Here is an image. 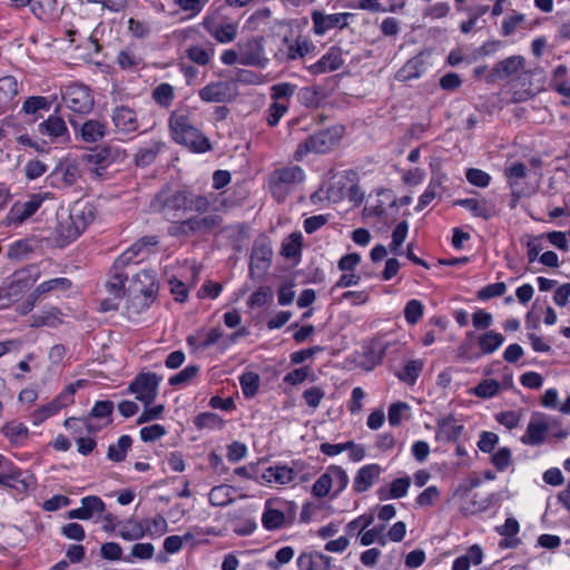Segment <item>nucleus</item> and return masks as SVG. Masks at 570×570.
Instances as JSON below:
<instances>
[{"instance_id":"052dcab7","label":"nucleus","mask_w":570,"mask_h":570,"mask_svg":"<svg viewBox=\"0 0 570 570\" xmlns=\"http://www.w3.org/2000/svg\"><path fill=\"white\" fill-rule=\"evenodd\" d=\"M153 98L158 105L169 107L174 100L173 86L169 83H160L154 89Z\"/></svg>"},{"instance_id":"e2e57ef3","label":"nucleus","mask_w":570,"mask_h":570,"mask_svg":"<svg viewBox=\"0 0 570 570\" xmlns=\"http://www.w3.org/2000/svg\"><path fill=\"white\" fill-rule=\"evenodd\" d=\"M374 522V515L373 514H362L360 517H357L356 519L350 521L347 524H346V532L348 534H354L355 532H357L358 537H361V534L363 532H365V530Z\"/></svg>"},{"instance_id":"13d9d810","label":"nucleus","mask_w":570,"mask_h":570,"mask_svg":"<svg viewBox=\"0 0 570 570\" xmlns=\"http://www.w3.org/2000/svg\"><path fill=\"white\" fill-rule=\"evenodd\" d=\"M295 551L292 547L286 546L278 549L275 553V559L267 562L271 570H281L284 564H287L294 558Z\"/></svg>"},{"instance_id":"c9c22d12","label":"nucleus","mask_w":570,"mask_h":570,"mask_svg":"<svg viewBox=\"0 0 570 570\" xmlns=\"http://www.w3.org/2000/svg\"><path fill=\"white\" fill-rule=\"evenodd\" d=\"M61 312L58 307H49L31 316V327H56L61 323Z\"/></svg>"},{"instance_id":"f3484780","label":"nucleus","mask_w":570,"mask_h":570,"mask_svg":"<svg viewBox=\"0 0 570 570\" xmlns=\"http://www.w3.org/2000/svg\"><path fill=\"white\" fill-rule=\"evenodd\" d=\"M199 98L205 102H226L233 97L230 83L227 81H214L203 87Z\"/></svg>"},{"instance_id":"473e14b6","label":"nucleus","mask_w":570,"mask_h":570,"mask_svg":"<svg viewBox=\"0 0 570 570\" xmlns=\"http://www.w3.org/2000/svg\"><path fill=\"white\" fill-rule=\"evenodd\" d=\"M524 63V59L521 56H511L504 60L499 61L493 70L492 76L495 79H504L515 75Z\"/></svg>"},{"instance_id":"7ed1b4c3","label":"nucleus","mask_w":570,"mask_h":570,"mask_svg":"<svg viewBox=\"0 0 570 570\" xmlns=\"http://www.w3.org/2000/svg\"><path fill=\"white\" fill-rule=\"evenodd\" d=\"M96 217L95 207L90 204L77 203L67 216L58 217L53 232V244L66 247L76 240Z\"/></svg>"},{"instance_id":"f03ea898","label":"nucleus","mask_w":570,"mask_h":570,"mask_svg":"<svg viewBox=\"0 0 570 570\" xmlns=\"http://www.w3.org/2000/svg\"><path fill=\"white\" fill-rule=\"evenodd\" d=\"M169 129L176 142L195 153H206L212 149L209 139L196 127L193 112L187 108H178L171 112Z\"/></svg>"},{"instance_id":"49530a36","label":"nucleus","mask_w":570,"mask_h":570,"mask_svg":"<svg viewBox=\"0 0 570 570\" xmlns=\"http://www.w3.org/2000/svg\"><path fill=\"white\" fill-rule=\"evenodd\" d=\"M285 514L277 509H265L262 515V524L268 531H274L285 525Z\"/></svg>"},{"instance_id":"a211bd4d","label":"nucleus","mask_w":570,"mask_h":570,"mask_svg":"<svg viewBox=\"0 0 570 570\" xmlns=\"http://www.w3.org/2000/svg\"><path fill=\"white\" fill-rule=\"evenodd\" d=\"M354 178H356V174L353 171H344L335 175L327 188V198L333 203L345 199Z\"/></svg>"},{"instance_id":"aec40b11","label":"nucleus","mask_w":570,"mask_h":570,"mask_svg":"<svg viewBox=\"0 0 570 570\" xmlns=\"http://www.w3.org/2000/svg\"><path fill=\"white\" fill-rule=\"evenodd\" d=\"M382 468L379 464L371 463L362 466L353 481V489L357 493L367 491L379 479Z\"/></svg>"},{"instance_id":"4c0bfd02","label":"nucleus","mask_w":570,"mask_h":570,"mask_svg":"<svg viewBox=\"0 0 570 570\" xmlns=\"http://www.w3.org/2000/svg\"><path fill=\"white\" fill-rule=\"evenodd\" d=\"M18 95V82L11 77L0 78V107L8 108Z\"/></svg>"},{"instance_id":"79ce46f5","label":"nucleus","mask_w":570,"mask_h":570,"mask_svg":"<svg viewBox=\"0 0 570 570\" xmlns=\"http://www.w3.org/2000/svg\"><path fill=\"white\" fill-rule=\"evenodd\" d=\"M131 444L132 440L129 435H121L117 443L108 446L107 458L112 462H122Z\"/></svg>"},{"instance_id":"ddd939ff","label":"nucleus","mask_w":570,"mask_h":570,"mask_svg":"<svg viewBox=\"0 0 570 570\" xmlns=\"http://www.w3.org/2000/svg\"><path fill=\"white\" fill-rule=\"evenodd\" d=\"M242 55V66L265 68L268 59L265 56L263 38L253 37L244 43L237 45Z\"/></svg>"},{"instance_id":"4d7b16f0","label":"nucleus","mask_w":570,"mask_h":570,"mask_svg":"<svg viewBox=\"0 0 570 570\" xmlns=\"http://www.w3.org/2000/svg\"><path fill=\"white\" fill-rule=\"evenodd\" d=\"M195 425L198 429H222L224 421L213 412H205L197 415L194 420Z\"/></svg>"},{"instance_id":"ea45409f","label":"nucleus","mask_w":570,"mask_h":570,"mask_svg":"<svg viewBox=\"0 0 570 570\" xmlns=\"http://www.w3.org/2000/svg\"><path fill=\"white\" fill-rule=\"evenodd\" d=\"M411 480L409 476L395 479L390 487V490L380 489L377 494L381 500L401 499L407 494Z\"/></svg>"},{"instance_id":"20e7f679","label":"nucleus","mask_w":570,"mask_h":570,"mask_svg":"<svg viewBox=\"0 0 570 570\" xmlns=\"http://www.w3.org/2000/svg\"><path fill=\"white\" fill-rule=\"evenodd\" d=\"M159 243L157 236H144L126 249L114 263L110 278L106 282V288L115 298H121L125 295V283L127 274L121 269L132 263L142 252H149Z\"/></svg>"},{"instance_id":"774afa93","label":"nucleus","mask_w":570,"mask_h":570,"mask_svg":"<svg viewBox=\"0 0 570 570\" xmlns=\"http://www.w3.org/2000/svg\"><path fill=\"white\" fill-rule=\"evenodd\" d=\"M504 175L509 180V185L513 187L520 179L527 176V166L521 161H515L505 167Z\"/></svg>"},{"instance_id":"6ab92c4d","label":"nucleus","mask_w":570,"mask_h":570,"mask_svg":"<svg viewBox=\"0 0 570 570\" xmlns=\"http://www.w3.org/2000/svg\"><path fill=\"white\" fill-rule=\"evenodd\" d=\"M296 566L297 570H331L332 558L322 552H302Z\"/></svg>"},{"instance_id":"de8ad7c7","label":"nucleus","mask_w":570,"mask_h":570,"mask_svg":"<svg viewBox=\"0 0 570 570\" xmlns=\"http://www.w3.org/2000/svg\"><path fill=\"white\" fill-rule=\"evenodd\" d=\"M424 363L421 360L409 361L402 371L397 374V377L409 384H414L423 370Z\"/></svg>"},{"instance_id":"680f3d73","label":"nucleus","mask_w":570,"mask_h":570,"mask_svg":"<svg viewBox=\"0 0 570 570\" xmlns=\"http://www.w3.org/2000/svg\"><path fill=\"white\" fill-rule=\"evenodd\" d=\"M500 384L495 380H483L474 389L473 394L478 397L490 399L499 393Z\"/></svg>"},{"instance_id":"72a5a7b5","label":"nucleus","mask_w":570,"mask_h":570,"mask_svg":"<svg viewBox=\"0 0 570 570\" xmlns=\"http://www.w3.org/2000/svg\"><path fill=\"white\" fill-rule=\"evenodd\" d=\"M482 549L478 544H473L464 554L453 561L452 570H470L471 566H479L482 563Z\"/></svg>"},{"instance_id":"3c124183","label":"nucleus","mask_w":570,"mask_h":570,"mask_svg":"<svg viewBox=\"0 0 570 570\" xmlns=\"http://www.w3.org/2000/svg\"><path fill=\"white\" fill-rule=\"evenodd\" d=\"M144 529L146 530V535L159 538L167 532L168 523L163 515L157 514L153 519L145 520Z\"/></svg>"},{"instance_id":"c03bdc74","label":"nucleus","mask_w":570,"mask_h":570,"mask_svg":"<svg viewBox=\"0 0 570 570\" xmlns=\"http://www.w3.org/2000/svg\"><path fill=\"white\" fill-rule=\"evenodd\" d=\"M328 472L331 476V483L332 488H334V492L332 494V498H336L341 494L342 491H344L348 484V475L346 471L338 465H330Z\"/></svg>"},{"instance_id":"338daca9","label":"nucleus","mask_w":570,"mask_h":570,"mask_svg":"<svg viewBox=\"0 0 570 570\" xmlns=\"http://www.w3.org/2000/svg\"><path fill=\"white\" fill-rule=\"evenodd\" d=\"M505 292H507L505 283L498 282V283L489 284V285L482 287L478 292L476 297L480 301H488L493 297H500V296L504 295Z\"/></svg>"},{"instance_id":"09e8293b","label":"nucleus","mask_w":570,"mask_h":570,"mask_svg":"<svg viewBox=\"0 0 570 570\" xmlns=\"http://www.w3.org/2000/svg\"><path fill=\"white\" fill-rule=\"evenodd\" d=\"M36 242L29 238L19 239L10 245L8 256L11 259H22L29 253L33 252Z\"/></svg>"},{"instance_id":"f704fd0d","label":"nucleus","mask_w":570,"mask_h":570,"mask_svg":"<svg viewBox=\"0 0 570 570\" xmlns=\"http://www.w3.org/2000/svg\"><path fill=\"white\" fill-rule=\"evenodd\" d=\"M215 55V48L212 42L206 46L191 45L186 49V57L199 66H207Z\"/></svg>"},{"instance_id":"69168bd1","label":"nucleus","mask_w":570,"mask_h":570,"mask_svg":"<svg viewBox=\"0 0 570 570\" xmlns=\"http://www.w3.org/2000/svg\"><path fill=\"white\" fill-rule=\"evenodd\" d=\"M491 462L499 472H504L512 464V453L509 448H500L492 454Z\"/></svg>"},{"instance_id":"0eeeda50","label":"nucleus","mask_w":570,"mask_h":570,"mask_svg":"<svg viewBox=\"0 0 570 570\" xmlns=\"http://www.w3.org/2000/svg\"><path fill=\"white\" fill-rule=\"evenodd\" d=\"M342 135L343 128L337 126L320 130L311 135L306 140L297 146L294 153V159L299 161L309 153H328L338 144Z\"/></svg>"},{"instance_id":"5fc2aeb1","label":"nucleus","mask_w":570,"mask_h":570,"mask_svg":"<svg viewBox=\"0 0 570 570\" xmlns=\"http://www.w3.org/2000/svg\"><path fill=\"white\" fill-rule=\"evenodd\" d=\"M384 525L374 527L372 529L366 530L360 537V543L363 547H368L375 542L381 546H385L387 542L386 535L383 533Z\"/></svg>"},{"instance_id":"393cba45","label":"nucleus","mask_w":570,"mask_h":570,"mask_svg":"<svg viewBox=\"0 0 570 570\" xmlns=\"http://www.w3.org/2000/svg\"><path fill=\"white\" fill-rule=\"evenodd\" d=\"M165 147V142L159 139L149 140L135 154V164L140 167L151 165Z\"/></svg>"},{"instance_id":"423d86ee","label":"nucleus","mask_w":570,"mask_h":570,"mask_svg":"<svg viewBox=\"0 0 570 570\" xmlns=\"http://www.w3.org/2000/svg\"><path fill=\"white\" fill-rule=\"evenodd\" d=\"M225 6L209 9L204 16L202 26L218 43H230L238 35V22L223 14Z\"/></svg>"},{"instance_id":"4468645a","label":"nucleus","mask_w":570,"mask_h":570,"mask_svg":"<svg viewBox=\"0 0 570 570\" xmlns=\"http://www.w3.org/2000/svg\"><path fill=\"white\" fill-rule=\"evenodd\" d=\"M43 198L40 195H31L26 202L14 203L6 216L8 226H18L30 218L41 206Z\"/></svg>"},{"instance_id":"2eb2a0df","label":"nucleus","mask_w":570,"mask_h":570,"mask_svg":"<svg viewBox=\"0 0 570 570\" xmlns=\"http://www.w3.org/2000/svg\"><path fill=\"white\" fill-rule=\"evenodd\" d=\"M551 422L552 420L543 414L533 415L528 423L524 435L521 436V442L532 446L542 444L550 430Z\"/></svg>"},{"instance_id":"8fccbe9b","label":"nucleus","mask_w":570,"mask_h":570,"mask_svg":"<svg viewBox=\"0 0 570 570\" xmlns=\"http://www.w3.org/2000/svg\"><path fill=\"white\" fill-rule=\"evenodd\" d=\"M199 373L196 364L187 365L184 370L169 377L168 383L173 386H185L189 384Z\"/></svg>"},{"instance_id":"c756f323","label":"nucleus","mask_w":570,"mask_h":570,"mask_svg":"<svg viewBox=\"0 0 570 570\" xmlns=\"http://www.w3.org/2000/svg\"><path fill=\"white\" fill-rule=\"evenodd\" d=\"M273 255L272 247L265 240L255 242L250 255V269H266Z\"/></svg>"},{"instance_id":"4be33fe9","label":"nucleus","mask_w":570,"mask_h":570,"mask_svg":"<svg viewBox=\"0 0 570 570\" xmlns=\"http://www.w3.org/2000/svg\"><path fill=\"white\" fill-rule=\"evenodd\" d=\"M75 391H76L75 386L69 385L66 389L65 393L60 394L57 399H55L50 403L43 405L38 411H36L32 415L33 423L40 424L46 419L57 414L66 405V403L63 402V399L65 397L70 399L73 395Z\"/></svg>"},{"instance_id":"f257e3e1","label":"nucleus","mask_w":570,"mask_h":570,"mask_svg":"<svg viewBox=\"0 0 570 570\" xmlns=\"http://www.w3.org/2000/svg\"><path fill=\"white\" fill-rule=\"evenodd\" d=\"M150 210L167 219L180 218L187 212L206 214L212 207V199L206 195H197L187 189L164 188L150 202Z\"/></svg>"},{"instance_id":"6e6552de","label":"nucleus","mask_w":570,"mask_h":570,"mask_svg":"<svg viewBox=\"0 0 570 570\" xmlns=\"http://www.w3.org/2000/svg\"><path fill=\"white\" fill-rule=\"evenodd\" d=\"M126 157V150L115 144L99 146L85 156L86 160L94 165L90 170L96 177H102L110 165L120 163Z\"/></svg>"},{"instance_id":"bf43d9fd","label":"nucleus","mask_w":570,"mask_h":570,"mask_svg":"<svg viewBox=\"0 0 570 570\" xmlns=\"http://www.w3.org/2000/svg\"><path fill=\"white\" fill-rule=\"evenodd\" d=\"M4 435L13 443H18L28 435V428L20 422H10L3 426Z\"/></svg>"},{"instance_id":"9d476101","label":"nucleus","mask_w":570,"mask_h":570,"mask_svg":"<svg viewBox=\"0 0 570 570\" xmlns=\"http://www.w3.org/2000/svg\"><path fill=\"white\" fill-rule=\"evenodd\" d=\"M313 31L316 36H324L332 29H344L348 26L350 19L354 18L352 12L324 13L321 10H314L311 13Z\"/></svg>"},{"instance_id":"f8f14e48","label":"nucleus","mask_w":570,"mask_h":570,"mask_svg":"<svg viewBox=\"0 0 570 570\" xmlns=\"http://www.w3.org/2000/svg\"><path fill=\"white\" fill-rule=\"evenodd\" d=\"M160 377L155 373H141L130 384L129 391L146 405L153 403L158 393Z\"/></svg>"},{"instance_id":"bb28decb","label":"nucleus","mask_w":570,"mask_h":570,"mask_svg":"<svg viewBox=\"0 0 570 570\" xmlns=\"http://www.w3.org/2000/svg\"><path fill=\"white\" fill-rule=\"evenodd\" d=\"M261 478L266 483H276L285 485L294 480L295 472L292 468L285 464H275L266 468L262 473Z\"/></svg>"},{"instance_id":"b1692460","label":"nucleus","mask_w":570,"mask_h":570,"mask_svg":"<svg viewBox=\"0 0 570 570\" xmlns=\"http://www.w3.org/2000/svg\"><path fill=\"white\" fill-rule=\"evenodd\" d=\"M47 272L40 268L38 265H29L28 267L18 271L13 275V281L11 284V289L17 288V291H23L33 285L42 275H46Z\"/></svg>"},{"instance_id":"c85d7f7f","label":"nucleus","mask_w":570,"mask_h":570,"mask_svg":"<svg viewBox=\"0 0 570 570\" xmlns=\"http://www.w3.org/2000/svg\"><path fill=\"white\" fill-rule=\"evenodd\" d=\"M343 63L341 55L337 51L330 50L321 57L315 63L308 67L312 75H321L337 70Z\"/></svg>"},{"instance_id":"9b49d317","label":"nucleus","mask_w":570,"mask_h":570,"mask_svg":"<svg viewBox=\"0 0 570 570\" xmlns=\"http://www.w3.org/2000/svg\"><path fill=\"white\" fill-rule=\"evenodd\" d=\"M36 484V480L28 471H22L12 462L0 475V485L13 489L20 494L27 493Z\"/></svg>"},{"instance_id":"5701e85b","label":"nucleus","mask_w":570,"mask_h":570,"mask_svg":"<svg viewBox=\"0 0 570 570\" xmlns=\"http://www.w3.org/2000/svg\"><path fill=\"white\" fill-rule=\"evenodd\" d=\"M454 205L461 206L469 210L474 217L485 220L495 215L494 206L487 199L464 198L455 200Z\"/></svg>"},{"instance_id":"0e129e2a","label":"nucleus","mask_w":570,"mask_h":570,"mask_svg":"<svg viewBox=\"0 0 570 570\" xmlns=\"http://www.w3.org/2000/svg\"><path fill=\"white\" fill-rule=\"evenodd\" d=\"M273 298V291L268 286L258 287L248 298L249 307H262Z\"/></svg>"},{"instance_id":"e433bc0d","label":"nucleus","mask_w":570,"mask_h":570,"mask_svg":"<svg viewBox=\"0 0 570 570\" xmlns=\"http://www.w3.org/2000/svg\"><path fill=\"white\" fill-rule=\"evenodd\" d=\"M439 425L438 439L443 441H456L463 432V425L458 424L453 416L443 419Z\"/></svg>"},{"instance_id":"2f4dec72","label":"nucleus","mask_w":570,"mask_h":570,"mask_svg":"<svg viewBox=\"0 0 570 570\" xmlns=\"http://www.w3.org/2000/svg\"><path fill=\"white\" fill-rule=\"evenodd\" d=\"M134 286L136 291L140 292L146 297H151L158 288L155 272L142 269L136 273L134 276Z\"/></svg>"},{"instance_id":"6e6d98bb","label":"nucleus","mask_w":570,"mask_h":570,"mask_svg":"<svg viewBox=\"0 0 570 570\" xmlns=\"http://www.w3.org/2000/svg\"><path fill=\"white\" fill-rule=\"evenodd\" d=\"M424 306L419 299H410L404 307V317L407 324L415 325L422 318Z\"/></svg>"},{"instance_id":"37998d69","label":"nucleus","mask_w":570,"mask_h":570,"mask_svg":"<svg viewBox=\"0 0 570 570\" xmlns=\"http://www.w3.org/2000/svg\"><path fill=\"white\" fill-rule=\"evenodd\" d=\"M284 42L287 48L286 57L288 60L304 58L313 48L309 41L301 38L294 41H289L287 38H285Z\"/></svg>"},{"instance_id":"a18cd8bd","label":"nucleus","mask_w":570,"mask_h":570,"mask_svg":"<svg viewBox=\"0 0 570 570\" xmlns=\"http://www.w3.org/2000/svg\"><path fill=\"white\" fill-rule=\"evenodd\" d=\"M232 493V487L225 484L216 485L210 490L208 499L214 507H226L233 502Z\"/></svg>"},{"instance_id":"a878e982","label":"nucleus","mask_w":570,"mask_h":570,"mask_svg":"<svg viewBox=\"0 0 570 570\" xmlns=\"http://www.w3.org/2000/svg\"><path fill=\"white\" fill-rule=\"evenodd\" d=\"M40 135L48 137L50 141H55L59 137L68 135V128L65 120L56 115H51L48 119L38 125Z\"/></svg>"},{"instance_id":"dca6fc26","label":"nucleus","mask_w":570,"mask_h":570,"mask_svg":"<svg viewBox=\"0 0 570 570\" xmlns=\"http://www.w3.org/2000/svg\"><path fill=\"white\" fill-rule=\"evenodd\" d=\"M111 120L117 131L130 134L139 128L137 114L128 106H118L112 110Z\"/></svg>"},{"instance_id":"603ef678","label":"nucleus","mask_w":570,"mask_h":570,"mask_svg":"<svg viewBox=\"0 0 570 570\" xmlns=\"http://www.w3.org/2000/svg\"><path fill=\"white\" fill-rule=\"evenodd\" d=\"M239 384L246 397H253L259 389V375L255 372H245L239 376Z\"/></svg>"},{"instance_id":"864d4df0","label":"nucleus","mask_w":570,"mask_h":570,"mask_svg":"<svg viewBox=\"0 0 570 570\" xmlns=\"http://www.w3.org/2000/svg\"><path fill=\"white\" fill-rule=\"evenodd\" d=\"M119 535L126 541H136L146 535L144 523L138 521H128L119 531Z\"/></svg>"},{"instance_id":"1a4fd4ad","label":"nucleus","mask_w":570,"mask_h":570,"mask_svg":"<svg viewBox=\"0 0 570 570\" xmlns=\"http://www.w3.org/2000/svg\"><path fill=\"white\" fill-rule=\"evenodd\" d=\"M66 107L75 114L87 115L94 108V97L90 89L82 83H69L62 91Z\"/></svg>"},{"instance_id":"39448f33","label":"nucleus","mask_w":570,"mask_h":570,"mask_svg":"<svg viewBox=\"0 0 570 570\" xmlns=\"http://www.w3.org/2000/svg\"><path fill=\"white\" fill-rule=\"evenodd\" d=\"M305 171L297 165H288L276 168L268 176V188L277 202H284L294 188L303 183Z\"/></svg>"},{"instance_id":"7c9ffc66","label":"nucleus","mask_w":570,"mask_h":570,"mask_svg":"<svg viewBox=\"0 0 570 570\" xmlns=\"http://www.w3.org/2000/svg\"><path fill=\"white\" fill-rule=\"evenodd\" d=\"M71 287V281L67 277H56L40 283L33 291L40 299L49 295L66 292Z\"/></svg>"},{"instance_id":"412c9836","label":"nucleus","mask_w":570,"mask_h":570,"mask_svg":"<svg viewBox=\"0 0 570 570\" xmlns=\"http://www.w3.org/2000/svg\"><path fill=\"white\" fill-rule=\"evenodd\" d=\"M193 235H205L219 228L223 217L218 213H208L204 216H191L188 218Z\"/></svg>"},{"instance_id":"cd10ccee","label":"nucleus","mask_w":570,"mask_h":570,"mask_svg":"<svg viewBox=\"0 0 570 570\" xmlns=\"http://www.w3.org/2000/svg\"><path fill=\"white\" fill-rule=\"evenodd\" d=\"M80 137L86 142H97L107 134L106 122L98 119L86 120L79 128Z\"/></svg>"},{"instance_id":"58836bf2","label":"nucleus","mask_w":570,"mask_h":570,"mask_svg":"<svg viewBox=\"0 0 570 570\" xmlns=\"http://www.w3.org/2000/svg\"><path fill=\"white\" fill-rule=\"evenodd\" d=\"M423 72V60L420 57L409 59L405 65L396 72V80L410 81L421 77Z\"/></svg>"},{"instance_id":"a19ab883","label":"nucleus","mask_w":570,"mask_h":570,"mask_svg":"<svg viewBox=\"0 0 570 570\" xmlns=\"http://www.w3.org/2000/svg\"><path fill=\"white\" fill-rule=\"evenodd\" d=\"M504 342V336L501 333L489 331L482 334L478 344L482 354H491L497 351Z\"/></svg>"}]
</instances>
